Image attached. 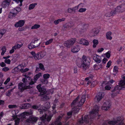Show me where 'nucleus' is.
<instances>
[{
    "label": "nucleus",
    "mask_w": 125,
    "mask_h": 125,
    "mask_svg": "<svg viewBox=\"0 0 125 125\" xmlns=\"http://www.w3.org/2000/svg\"><path fill=\"white\" fill-rule=\"evenodd\" d=\"M47 114H45L43 115L40 118L42 121L43 123H45L46 121L48 122H49L51 119L52 116V115H50L46 117Z\"/></svg>",
    "instance_id": "8"
},
{
    "label": "nucleus",
    "mask_w": 125,
    "mask_h": 125,
    "mask_svg": "<svg viewBox=\"0 0 125 125\" xmlns=\"http://www.w3.org/2000/svg\"><path fill=\"white\" fill-rule=\"evenodd\" d=\"M39 68L41 70H44L45 69L44 66L41 63H40L39 64Z\"/></svg>",
    "instance_id": "48"
},
{
    "label": "nucleus",
    "mask_w": 125,
    "mask_h": 125,
    "mask_svg": "<svg viewBox=\"0 0 125 125\" xmlns=\"http://www.w3.org/2000/svg\"><path fill=\"white\" fill-rule=\"evenodd\" d=\"M33 114V111L32 110H30L28 112H23L22 114L21 115V116H22V117L24 118L25 117V115L27 116L31 115Z\"/></svg>",
    "instance_id": "17"
},
{
    "label": "nucleus",
    "mask_w": 125,
    "mask_h": 125,
    "mask_svg": "<svg viewBox=\"0 0 125 125\" xmlns=\"http://www.w3.org/2000/svg\"><path fill=\"white\" fill-rule=\"evenodd\" d=\"M16 50V49H15L14 47H12V49L10 51V54L13 53L14 52L15 50Z\"/></svg>",
    "instance_id": "54"
},
{
    "label": "nucleus",
    "mask_w": 125,
    "mask_h": 125,
    "mask_svg": "<svg viewBox=\"0 0 125 125\" xmlns=\"http://www.w3.org/2000/svg\"><path fill=\"white\" fill-rule=\"evenodd\" d=\"M111 104L110 102L108 101H106L104 103L102 106V108L103 110L107 111L110 107Z\"/></svg>",
    "instance_id": "10"
},
{
    "label": "nucleus",
    "mask_w": 125,
    "mask_h": 125,
    "mask_svg": "<svg viewBox=\"0 0 125 125\" xmlns=\"http://www.w3.org/2000/svg\"><path fill=\"white\" fill-rule=\"evenodd\" d=\"M90 61L89 58L83 56L81 63H77V64L79 67L82 68L84 70H85L89 68Z\"/></svg>",
    "instance_id": "3"
},
{
    "label": "nucleus",
    "mask_w": 125,
    "mask_h": 125,
    "mask_svg": "<svg viewBox=\"0 0 125 125\" xmlns=\"http://www.w3.org/2000/svg\"><path fill=\"white\" fill-rule=\"evenodd\" d=\"M99 30L98 28H95L92 29L91 31V33L93 36H96L99 33Z\"/></svg>",
    "instance_id": "14"
},
{
    "label": "nucleus",
    "mask_w": 125,
    "mask_h": 125,
    "mask_svg": "<svg viewBox=\"0 0 125 125\" xmlns=\"http://www.w3.org/2000/svg\"><path fill=\"white\" fill-rule=\"evenodd\" d=\"M41 105H34L32 106L31 108L35 110H37L38 109L40 106Z\"/></svg>",
    "instance_id": "38"
},
{
    "label": "nucleus",
    "mask_w": 125,
    "mask_h": 125,
    "mask_svg": "<svg viewBox=\"0 0 125 125\" xmlns=\"http://www.w3.org/2000/svg\"><path fill=\"white\" fill-rule=\"evenodd\" d=\"M111 13L110 12H108L106 13L105 14V15L106 17H110L112 15H111Z\"/></svg>",
    "instance_id": "56"
},
{
    "label": "nucleus",
    "mask_w": 125,
    "mask_h": 125,
    "mask_svg": "<svg viewBox=\"0 0 125 125\" xmlns=\"http://www.w3.org/2000/svg\"><path fill=\"white\" fill-rule=\"evenodd\" d=\"M40 27V25L39 24H35L31 27V29H36L39 28Z\"/></svg>",
    "instance_id": "37"
},
{
    "label": "nucleus",
    "mask_w": 125,
    "mask_h": 125,
    "mask_svg": "<svg viewBox=\"0 0 125 125\" xmlns=\"http://www.w3.org/2000/svg\"><path fill=\"white\" fill-rule=\"evenodd\" d=\"M10 80V78L9 77L7 78L5 81L4 82V84H6L7 83L9 82Z\"/></svg>",
    "instance_id": "60"
},
{
    "label": "nucleus",
    "mask_w": 125,
    "mask_h": 125,
    "mask_svg": "<svg viewBox=\"0 0 125 125\" xmlns=\"http://www.w3.org/2000/svg\"><path fill=\"white\" fill-rule=\"evenodd\" d=\"M9 68H8L7 67H5L2 69V70L4 72H6L9 70Z\"/></svg>",
    "instance_id": "55"
},
{
    "label": "nucleus",
    "mask_w": 125,
    "mask_h": 125,
    "mask_svg": "<svg viewBox=\"0 0 125 125\" xmlns=\"http://www.w3.org/2000/svg\"><path fill=\"white\" fill-rule=\"evenodd\" d=\"M5 62L8 64H10V60L9 59L5 60L4 61Z\"/></svg>",
    "instance_id": "57"
},
{
    "label": "nucleus",
    "mask_w": 125,
    "mask_h": 125,
    "mask_svg": "<svg viewBox=\"0 0 125 125\" xmlns=\"http://www.w3.org/2000/svg\"><path fill=\"white\" fill-rule=\"evenodd\" d=\"M118 89L119 90L122 89V90H125V87L121 86L120 85H118Z\"/></svg>",
    "instance_id": "63"
},
{
    "label": "nucleus",
    "mask_w": 125,
    "mask_h": 125,
    "mask_svg": "<svg viewBox=\"0 0 125 125\" xmlns=\"http://www.w3.org/2000/svg\"><path fill=\"white\" fill-rule=\"evenodd\" d=\"M41 76V74L40 73H39L38 74L36 75L34 77V81L35 82H36V81L38 79V78Z\"/></svg>",
    "instance_id": "28"
},
{
    "label": "nucleus",
    "mask_w": 125,
    "mask_h": 125,
    "mask_svg": "<svg viewBox=\"0 0 125 125\" xmlns=\"http://www.w3.org/2000/svg\"><path fill=\"white\" fill-rule=\"evenodd\" d=\"M50 77V75L48 74H44L43 75V77L44 79H47Z\"/></svg>",
    "instance_id": "46"
},
{
    "label": "nucleus",
    "mask_w": 125,
    "mask_h": 125,
    "mask_svg": "<svg viewBox=\"0 0 125 125\" xmlns=\"http://www.w3.org/2000/svg\"><path fill=\"white\" fill-rule=\"evenodd\" d=\"M37 5V3H32L30 4L29 7V10H31L33 9Z\"/></svg>",
    "instance_id": "35"
},
{
    "label": "nucleus",
    "mask_w": 125,
    "mask_h": 125,
    "mask_svg": "<svg viewBox=\"0 0 125 125\" xmlns=\"http://www.w3.org/2000/svg\"><path fill=\"white\" fill-rule=\"evenodd\" d=\"M6 30L3 29L0 30V34H1L2 36L5 33Z\"/></svg>",
    "instance_id": "42"
},
{
    "label": "nucleus",
    "mask_w": 125,
    "mask_h": 125,
    "mask_svg": "<svg viewBox=\"0 0 125 125\" xmlns=\"http://www.w3.org/2000/svg\"><path fill=\"white\" fill-rule=\"evenodd\" d=\"M12 117L15 119V125H18L19 123L20 118L17 117V115H13Z\"/></svg>",
    "instance_id": "21"
},
{
    "label": "nucleus",
    "mask_w": 125,
    "mask_h": 125,
    "mask_svg": "<svg viewBox=\"0 0 125 125\" xmlns=\"http://www.w3.org/2000/svg\"><path fill=\"white\" fill-rule=\"evenodd\" d=\"M79 98L78 96L74 100L71 104L72 108L76 106H80L82 105L84 103L85 100L86 96L83 95L81 97L80 101L78 102V101Z\"/></svg>",
    "instance_id": "4"
},
{
    "label": "nucleus",
    "mask_w": 125,
    "mask_h": 125,
    "mask_svg": "<svg viewBox=\"0 0 125 125\" xmlns=\"http://www.w3.org/2000/svg\"><path fill=\"white\" fill-rule=\"evenodd\" d=\"M110 1L108 2V4L107 5V8H112V6L113 5V4Z\"/></svg>",
    "instance_id": "40"
},
{
    "label": "nucleus",
    "mask_w": 125,
    "mask_h": 125,
    "mask_svg": "<svg viewBox=\"0 0 125 125\" xmlns=\"http://www.w3.org/2000/svg\"><path fill=\"white\" fill-rule=\"evenodd\" d=\"M70 28L67 24L64 25L62 28V30L64 31H66L67 30H69Z\"/></svg>",
    "instance_id": "27"
},
{
    "label": "nucleus",
    "mask_w": 125,
    "mask_h": 125,
    "mask_svg": "<svg viewBox=\"0 0 125 125\" xmlns=\"http://www.w3.org/2000/svg\"><path fill=\"white\" fill-rule=\"evenodd\" d=\"M17 14V13H16L15 12H12L11 11L10 12L9 17L10 18H12L16 16Z\"/></svg>",
    "instance_id": "24"
},
{
    "label": "nucleus",
    "mask_w": 125,
    "mask_h": 125,
    "mask_svg": "<svg viewBox=\"0 0 125 125\" xmlns=\"http://www.w3.org/2000/svg\"><path fill=\"white\" fill-rule=\"evenodd\" d=\"M25 76L26 77L23 78L22 80V81L23 83L21 82L18 85V88L21 92L25 90L32 88V87L30 85L27 86L29 84V80H31V78L29 77V76L27 75H25Z\"/></svg>",
    "instance_id": "2"
},
{
    "label": "nucleus",
    "mask_w": 125,
    "mask_h": 125,
    "mask_svg": "<svg viewBox=\"0 0 125 125\" xmlns=\"http://www.w3.org/2000/svg\"><path fill=\"white\" fill-rule=\"evenodd\" d=\"M104 93L103 92H100L97 94L95 99L97 101L99 102L104 97Z\"/></svg>",
    "instance_id": "11"
},
{
    "label": "nucleus",
    "mask_w": 125,
    "mask_h": 125,
    "mask_svg": "<svg viewBox=\"0 0 125 125\" xmlns=\"http://www.w3.org/2000/svg\"><path fill=\"white\" fill-rule=\"evenodd\" d=\"M1 50L2 52L1 53V55L2 56H3L6 51V47L5 46L1 48Z\"/></svg>",
    "instance_id": "33"
},
{
    "label": "nucleus",
    "mask_w": 125,
    "mask_h": 125,
    "mask_svg": "<svg viewBox=\"0 0 125 125\" xmlns=\"http://www.w3.org/2000/svg\"><path fill=\"white\" fill-rule=\"evenodd\" d=\"M123 120L122 118L118 117L114 121L111 120L108 121L107 123H104L103 125H114L117 123L119 124L118 125H123V123L122 122Z\"/></svg>",
    "instance_id": "5"
},
{
    "label": "nucleus",
    "mask_w": 125,
    "mask_h": 125,
    "mask_svg": "<svg viewBox=\"0 0 125 125\" xmlns=\"http://www.w3.org/2000/svg\"><path fill=\"white\" fill-rule=\"evenodd\" d=\"M25 23V21L24 20H20L17 22L15 24V26L18 28L19 27H21L23 26Z\"/></svg>",
    "instance_id": "16"
},
{
    "label": "nucleus",
    "mask_w": 125,
    "mask_h": 125,
    "mask_svg": "<svg viewBox=\"0 0 125 125\" xmlns=\"http://www.w3.org/2000/svg\"><path fill=\"white\" fill-rule=\"evenodd\" d=\"M79 47L78 45L74 46L71 49V51L73 53H76L79 50Z\"/></svg>",
    "instance_id": "19"
},
{
    "label": "nucleus",
    "mask_w": 125,
    "mask_h": 125,
    "mask_svg": "<svg viewBox=\"0 0 125 125\" xmlns=\"http://www.w3.org/2000/svg\"><path fill=\"white\" fill-rule=\"evenodd\" d=\"M118 90H119L118 85H117V86H115V87L114 89L112 91V92H114Z\"/></svg>",
    "instance_id": "59"
},
{
    "label": "nucleus",
    "mask_w": 125,
    "mask_h": 125,
    "mask_svg": "<svg viewBox=\"0 0 125 125\" xmlns=\"http://www.w3.org/2000/svg\"><path fill=\"white\" fill-rule=\"evenodd\" d=\"M63 116V115H61V116H59L56 119L53 125H62V123L60 122V121L62 119Z\"/></svg>",
    "instance_id": "13"
},
{
    "label": "nucleus",
    "mask_w": 125,
    "mask_h": 125,
    "mask_svg": "<svg viewBox=\"0 0 125 125\" xmlns=\"http://www.w3.org/2000/svg\"><path fill=\"white\" fill-rule=\"evenodd\" d=\"M10 0H5L4 1L2 4V5L3 7H5L9 5Z\"/></svg>",
    "instance_id": "20"
},
{
    "label": "nucleus",
    "mask_w": 125,
    "mask_h": 125,
    "mask_svg": "<svg viewBox=\"0 0 125 125\" xmlns=\"http://www.w3.org/2000/svg\"><path fill=\"white\" fill-rule=\"evenodd\" d=\"M80 43L84 45H88L89 43L88 41L83 39H81L80 41Z\"/></svg>",
    "instance_id": "23"
},
{
    "label": "nucleus",
    "mask_w": 125,
    "mask_h": 125,
    "mask_svg": "<svg viewBox=\"0 0 125 125\" xmlns=\"http://www.w3.org/2000/svg\"><path fill=\"white\" fill-rule=\"evenodd\" d=\"M21 10V9L19 7H16L12 10V12H15L17 14Z\"/></svg>",
    "instance_id": "25"
},
{
    "label": "nucleus",
    "mask_w": 125,
    "mask_h": 125,
    "mask_svg": "<svg viewBox=\"0 0 125 125\" xmlns=\"http://www.w3.org/2000/svg\"><path fill=\"white\" fill-rule=\"evenodd\" d=\"M29 84L30 85H31L34 84L35 83V81H33V80L32 79H31L30 80H29Z\"/></svg>",
    "instance_id": "50"
},
{
    "label": "nucleus",
    "mask_w": 125,
    "mask_h": 125,
    "mask_svg": "<svg viewBox=\"0 0 125 125\" xmlns=\"http://www.w3.org/2000/svg\"><path fill=\"white\" fill-rule=\"evenodd\" d=\"M41 82L42 83L47 84L48 83V81L47 79H44L43 80H42Z\"/></svg>",
    "instance_id": "51"
},
{
    "label": "nucleus",
    "mask_w": 125,
    "mask_h": 125,
    "mask_svg": "<svg viewBox=\"0 0 125 125\" xmlns=\"http://www.w3.org/2000/svg\"><path fill=\"white\" fill-rule=\"evenodd\" d=\"M23 45L22 44H16L14 46V47L15 48V49H18L20 48Z\"/></svg>",
    "instance_id": "39"
},
{
    "label": "nucleus",
    "mask_w": 125,
    "mask_h": 125,
    "mask_svg": "<svg viewBox=\"0 0 125 125\" xmlns=\"http://www.w3.org/2000/svg\"><path fill=\"white\" fill-rule=\"evenodd\" d=\"M110 54L109 52L108 51L106 54V56L107 58H109L110 57Z\"/></svg>",
    "instance_id": "62"
},
{
    "label": "nucleus",
    "mask_w": 125,
    "mask_h": 125,
    "mask_svg": "<svg viewBox=\"0 0 125 125\" xmlns=\"http://www.w3.org/2000/svg\"><path fill=\"white\" fill-rule=\"evenodd\" d=\"M78 106H76L74 107H73V112L74 113H78L79 110L80 109L78 107Z\"/></svg>",
    "instance_id": "30"
},
{
    "label": "nucleus",
    "mask_w": 125,
    "mask_h": 125,
    "mask_svg": "<svg viewBox=\"0 0 125 125\" xmlns=\"http://www.w3.org/2000/svg\"><path fill=\"white\" fill-rule=\"evenodd\" d=\"M70 29L73 27L74 25V24L72 22H70L68 24H67Z\"/></svg>",
    "instance_id": "41"
},
{
    "label": "nucleus",
    "mask_w": 125,
    "mask_h": 125,
    "mask_svg": "<svg viewBox=\"0 0 125 125\" xmlns=\"http://www.w3.org/2000/svg\"><path fill=\"white\" fill-rule=\"evenodd\" d=\"M99 109V107L98 106L96 105L94 106L92 111L90 112L89 115L84 116L83 120V117H82L79 120L78 122V124H82L84 122L86 123H88L89 121H92L93 118L96 115H98V114Z\"/></svg>",
    "instance_id": "1"
},
{
    "label": "nucleus",
    "mask_w": 125,
    "mask_h": 125,
    "mask_svg": "<svg viewBox=\"0 0 125 125\" xmlns=\"http://www.w3.org/2000/svg\"><path fill=\"white\" fill-rule=\"evenodd\" d=\"M9 108L10 109H11L14 108H16L17 106L15 104L13 105H10L8 106Z\"/></svg>",
    "instance_id": "43"
},
{
    "label": "nucleus",
    "mask_w": 125,
    "mask_h": 125,
    "mask_svg": "<svg viewBox=\"0 0 125 125\" xmlns=\"http://www.w3.org/2000/svg\"><path fill=\"white\" fill-rule=\"evenodd\" d=\"M41 84H39L37 86V88L39 92H40V94H38V95L39 96H42L46 94L47 91L46 89L43 88L41 87Z\"/></svg>",
    "instance_id": "9"
},
{
    "label": "nucleus",
    "mask_w": 125,
    "mask_h": 125,
    "mask_svg": "<svg viewBox=\"0 0 125 125\" xmlns=\"http://www.w3.org/2000/svg\"><path fill=\"white\" fill-rule=\"evenodd\" d=\"M87 28V26L86 25H84L82 28V29L83 31H85L86 30Z\"/></svg>",
    "instance_id": "53"
},
{
    "label": "nucleus",
    "mask_w": 125,
    "mask_h": 125,
    "mask_svg": "<svg viewBox=\"0 0 125 125\" xmlns=\"http://www.w3.org/2000/svg\"><path fill=\"white\" fill-rule=\"evenodd\" d=\"M65 20V18H62L61 19H59L55 21L54 23L55 24L57 25L60 22L64 21Z\"/></svg>",
    "instance_id": "26"
},
{
    "label": "nucleus",
    "mask_w": 125,
    "mask_h": 125,
    "mask_svg": "<svg viewBox=\"0 0 125 125\" xmlns=\"http://www.w3.org/2000/svg\"><path fill=\"white\" fill-rule=\"evenodd\" d=\"M93 47L94 48H95L98 43V41L97 40H93Z\"/></svg>",
    "instance_id": "36"
},
{
    "label": "nucleus",
    "mask_w": 125,
    "mask_h": 125,
    "mask_svg": "<svg viewBox=\"0 0 125 125\" xmlns=\"http://www.w3.org/2000/svg\"><path fill=\"white\" fill-rule=\"evenodd\" d=\"M39 53L42 59L45 56L46 54V52L44 51H42Z\"/></svg>",
    "instance_id": "32"
},
{
    "label": "nucleus",
    "mask_w": 125,
    "mask_h": 125,
    "mask_svg": "<svg viewBox=\"0 0 125 125\" xmlns=\"http://www.w3.org/2000/svg\"><path fill=\"white\" fill-rule=\"evenodd\" d=\"M76 40L75 38H71L65 42L64 43V45L67 48H69L73 45Z\"/></svg>",
    "instance_id": "7"
},
{
    "label": "nucleus",
    "mask_w": 125,
    "mask_h": 125,
    "mask_svg": "<svg viewBox=\"0 0 125 125\" xmlns=\"http://www.w3.org/2000/svg\"><path fill=\"white\" fill-rule=\"evenodd\" d=\"M86 10L85 8H81L78 11L79 12H82L85 11Z\"/></svg>",
    "instance_id": "52"
},
{
    "label": "nucleus",
    "mask_w": 125,
    "mask_h": 125,
    "mask_svg": "<svg viewBox=\"0 0 125 125\" xmlns=\"http://www.w3.org/2000/svg\"><path fill=\"white\" fill-rule=\"evenodd\" d=\"M116 12V9H114V10H112L110 12L111 13L112 16L115 14Z\"/></svg>",
    "instance_id": "47"
},
{
    "label": "nucleus",
    "mask_w": 125,
    "mask_h": 125,
    "mask_svg": "<svg viewBox=\"0 0 125 125\" xmlns=\"http://www.w3.org/2000/svg\"><path fill=\"white\" fill-rule=\"evenodd\" d=\"M81 4H82V3H81L80 4H79L78 6H76L74 7L71 8L72 9L73 12H74V13H75L76 12L79 6Z\"/></svg>",
    "instance_id": "31"
},
{
    "label": "nucleus",
    "mask_w": 125,
    "mask_h": 125,
    "mask_svg": "<svg viewBox=\"0 0 125 125\" xmlns=\"http://www.w3.org/2000/svg\"><path fill=\"white\" fill-rule=\"evenodd\" d=\"M121 5L122 9L125 10V3H123L121 4Z\"/></svg>",
    "instance_id": "64"
},
{
    "label": "nucleus",
    "mask_w": 125,
    "mask_h": 125,
    "mask_svg": "<svg viewBox=\"0 0 125 125\" xmlns=\"http://www.w3.org/2000/svg\"><path fill=\"white\" fill-rule=\"evenodd\" d=\"M51 96L49 94H47L46 95H43L41 96V100L42 101H45L47 99H49Z\"/></svg>",
    "instance_id": "15"
},
{
    "label": "nucleus",
    "mask_w": 125,
    "mask_h": 125,
    "mask_svg": "<svg viewBox=\"0 0 125 125\" xmlns=\"http://www.w3.org/2000/svg\"><path fill=\"white\" fill-rule=\"evenodd\" d=\"M111 62L110 61L107 63L106 67L108 68H109L111 65Z\"/></svg>",
    "instance_id": "58"
},
{
    "label": "nucleus",
    "mask_w": 125,
    "mask_h": 125,
    "mask_svg": "<svg viewBox=\"0 0 125 125\" xmlns=\"http://www.w3.org/2000/svg\"><path fill=\"white\" fill-rule=\"evenodd\" d=\"M38 119V118L36 117L32 116L29 119H27L26 121L29 123H32L36 122Z\"/></svg>",
    "instance_id": "12"
},
{
    "label": "nucleus",
    "mask_w": 125,
    "mask_h": 125,
    "mask_svg": "<svg viewBox=\"0 0 125 125\" xmlns=\"http://www.w3.org/2000/svg\"><path fill=\"white\" fill-rule=\"evenodd\" d=\"M40 44L38 39H35L29 44L28 48L29 49L35 48L39 46Z\"/></svg>",
    "instance_id": "6"
},
{
    "label": "nucleus",
    "mask_w": 125,
    "mask_h": 125,
    "mask_svg": "<svg viewBox=\"0 0 125 125\" xmlns=\"http://www.w3.org/2000/svg\"><path fill=\"white\" fill-rule=\"evenodd\" d=\"M0 65L2 67H3L6 66V64L4 62H2L0 63Z\"/></svg>",
    "instance_id": "61"
},
{
    "label": "nucleus",
    "mask_w": 125,
    "mask_h": 125,
    "mask_svg": "<svg viewBox=\"0 0 125 125\" xmlns=\"http://www.w3.org/2000/svg\"><path fill=\"white\" fill-rule=\"evenodd\" d=\"M93 59L97 63H100L101 62V57L96 54L94 57Z\"/></svg>",
    "instance_id": "18"
},
{
    "label": "nucleus",
    "mask_w": 125,
    "mask_h": 125,
    "mask_svg": "<svg viewBox=\"0 0 125 125\" xmlns=\"http://www.w3.org/2000/svg\"><path fill=\"white\" fill-rule=\"evenodd\" d=\"M34 58L36 60H39L42 59L39 53H37L35 55Z\"/></svg>",
    "instance_id": "34"
},
{
    "label": "nucleus",
    "mask_w": 125,
    "mask_h": 125,
    "mask_svg": "<svg viewBox=\"0 0 125 125\" xmlns=\"http://www.w3.org/2000/svg\"><path fill=\"white\" fill-rule=\"evenodd\" d=\"M122 8V6L121 5L117 7V8L115 9H116V11L117 12H119L121 11V9Z\"/></svg>",
    "instance_id": "44"
},
{
    "label": "nucleus",
    "mask_w": 125,
    "mask_h": 125,
    "mask_svg": "<svg viewBox=\"0 0 125 125\" xmlns=\"http://www.w3.org/2000/svg\"><path fill=\"white\" fill-rule=\"evenodd\" d=\"M112 34V32L111 31L107 32L106 34V38L107 39L111 40L112 37L110 36Z\"/></svg>",
    "instance_id": "29"
},
{
    "label": "nucleus",
    "mask_w": 125,
    "mask_h": 125,
    "mask_svg": "<svg viewBox=\"0 0 125 125\" xmlns=\"http://www.w3.org/2000/svg\"><path fill=\"white\" fill-rule=\"evenodd\" d=\"M118 67L116 66H115L114 67L113 71L114 72L117 73L118 72Z\"/></svg>",
    "instance_id": "49"
},
{
    "label": "nucleus",
    "mask_w": 125,
    "mask_h": 125,
    "mask_svg": "<svg viewBox=\"0 0 125 125\" xmlns=\"http://www.w3.org/2000/svg\"><path fill=\"white\" fill-rule=\"evenodd\" d=\"M30 106V104L26 103L22 104L21 106H20V107L21 109H25L28 108Z\"/></svg>",
    "instance_id": "22"
},
{
    "label": "nucleus",
    "mask_w": 125,
    "mask_h": 125,
    "mask_svg": "<svg viewBox=\"0 0 125 125\" xmlns=\"http://www.w3.org/2000/svg\"><path fill=\"white\" fill-rule=\"evenodd\" d=\"M53 39H51L47 41L45 43L46 45H48L50 44L53 41Z\"/></svg>",
    "instance_id": "45"
}]
</instances>
